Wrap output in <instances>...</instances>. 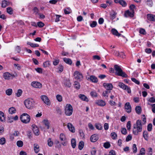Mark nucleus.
<instances>
[{
    "instance_id": "obj_18",
    "label": "nucleus",
    "mask_w": 155,
    "mask_h": 155,
    "mask_svg": "<svg viewBox=\"0 0 155 155\" xmlns=\"http://www.w3.org/2000/svg\"><path fill=\"white\" fill-rule=\"evenodd\" d=\"M79 97L83 101L87 102L89 100L88 98L84 94H80L78 95Z\"/></svg>"
},
{
    "instance_id": "obj_1",
    "label": "nucleus",
    "mask_w": 155,
    "mask_h": 155,
    "mask_svg": "<svg viewBox=\"0 0 155 155\" xmlns=\"http://www.w3.org/2000/svg\"><path fill=\"white\" fill-rule=\"evenodd\" d=\"M142 130V125L141 121L140 120H137L136 122V127L134 125V126L133 132L135 135H137L139 133L141 132Z\"/></svg>"
},
{
    "instance_id": "obj_42",
    "label": "nucleus",
    "mask_w": 155,
    "mask_h": 155,
    "mask_svg": "<svg viewBox=\"0 0 155 155\" xmlns=\"http://www.w3.org/2000/svg\"><path fill=\"white\" fill-rule=\"evenodd\" d=\"M22 91L21 89H19L17 92L16 93V95L18 97H20L22 94Z\"/></svg>"
},
{
    "instance_id": "obj_13",
    "label": "nucleus",
    "mask_w": 155,
    "mask_h": 155,
    "mask_svg": "<svg viewBox=\"0 0 155 155\" xmlns=\"http://www.w3.org/2000/svg\"><path fill=\"white\" fill-rule=\"evenodd\" d=\"M32 127L35 134L37 136L39 134V131L38 128L35 125H32Z\"/></svg>"
},
{
    "instance_id": "obj_58",
    "label": "nucleus",
    "mask_w": 155,
    "mask_h": 155,
    "mask_svg": "<svg viewBox=\"0 0 155 155\" xmlns=\"http://www.w3.org/2000/svg\"><path fill=\"white\" fill-rule=\"evenodd\" d=\"M139 33L143 35H144L146 34V32L144 29L141 28L139 30Z\"/></svg>"
},
{
    "instance_id": "obj_9",
    "label": "nucleus",
    "mask_w": 155,
    "mask_h": 155,
    "mask_svg": "<svg viewBox=\"0 0 155 155\" xmlns=\"http://www.w3.org/2000/svg\"><path fill=\"white\" fill-rule=\"evenodd\" d=\"M31 85L35 88H41L42 85L38 81H33L31 84Z\"/></svg>"
},
{
    "instance_id": "obj_38",
    "label": "nucleus",
    "mask_w": 155,
    "mask_h": 155,
    "mask_svg": "<svg viewBox=\"0 0 155 155\" xmlns=\"http://www.w3.org/2000/svg\"><path fill=\"white\" fill-rule=\"evenodd\" d=\"M119 3L123 7H125L127 5L126 2L123 0H119Z\"/></svg>"
},
{
    "instance_id": "obj_45",
    "label": "nucleus",
    "mask_w": 155,
    "mask_h": 155,
    "mask_svg": "<svg viewBox=\"0 0 155 155\" xmlns=\"http://www.w3.org/2000/svg\"><path fill=\"white\" fill-rule=\"evenodd\" d=\"M64 13L66 14H68L71 13V9L69 8H67L64 10Z\"/></svg>"
},
{
    "instance_id": "obj_12",
    "label": "nucleus",
    "mask_w": 155,
    "mask_h": 155,
    "mask_svg": "<svg viewBox=\"0 0 155 155\" xmlns=\"http://www.w3.org/2000/svg\"><path fill=\"white\" fill-rule=\"evenodd\" d=\"M125 109L126 111L128 113L131 110V107L129 102H127L125 104Z\"/></svg>"
},
{
    "instance_id": "obj_40",
    "label": "nucleus",
    "mask_w": 155,
    "mask_h": 155,
    "mask_svg": "<svg viewBox=\"0 0 155 155\" xmlns=\"http://www.w3.org/2000/svg\"><path fill=\"white\" fill-rule=\"evenodd\" d=\"M95 126L96 128L99 130H101L102 129V127L100 124L96 123L95 124Z\"/></svg>"
},
{
    "instance_id": "obj_31",
    "label": "nucleus",
    "mask_w": 155,
    "mask_h": 155,
    "mask_svg": "<svg viewBox=\"0 0 155 155\" xmlns=\"http://www.w3.org/2000/svg\"><path fill=\"white\" fill-rule=\"evenodd\" d=\"M5 120L4 113L2 111H0V120L1 121H4Z\"/></svg>"
},
{
    "instance_id": "obj_29",
    "label": "nucleus",
    "mask_w": 155,
    "mask_h": 155,
    "mask_svg": "<svg viewBox=\"0 0 155 155\" xmlns=\"http://www.w3.org/2000/svg\"><path fill=\"white\" fill-rule=\"evenodd\" d=\"M84 146V143L83 141H81L79 142L78 144V148L81 150L83 148Z\"/></svg>"
},
{
    "instance_id": "obj_27",
    "label": "nucleus",
    "mask_w": 155,
    "mask_h": 155,
    "mask_svg": "<svg viewBox=\"0 0 155 155\" xmlns=\"http://www.w3.org/2000/svg\"><path fill=\"white\" fill-rule=\"evenodd\" d=\"M64 61L66 63L71 65L72 63L71 60L70 58H63Z\"/></svg>"
},
{
    "instance_id": "obj_48",
    "label": "nucleus",
    "mask_w": 155,
    "mask_h": 155,
    "mask_svg": "<svg viewBox=\"0 0 155 155\" xmlns=\"http://www.w3.org/2000/svg\"><path fill=\"white\" fill-rule=\"evenodd\" d=\"M79 133L80 136L82 137V138H84L85 135L83 130L81 129L80 130H79Z\"/></svg>"
},
{
    "instance_id": "obj_56",
    "label": "nucleus",
    "mask_w": 155,
    "mask_h": 155,
    "mask_svg": "<svg viewBox=\"0 0 155 155\" xmlns=\"http://www.w3.org/2000/svg\"><path fill=\"white\" fill-rule=\"evenodd\" d=\"M131 80L133 82L137 84H140V82L134 78H132Z\"/></svg>"
},
{
    "instance_id": "obj_2",
    "label": "nucleus",
    "mask_w": 155,
    "mask_h": 155,
    "mask_svg": "<svg viewBox=\"0 0 155 155\" xmlns=\"http://www.w3.org/2000/svg\"><path fill=\"white\" fill-rule=\"evenodd\" d=\"M24 104L27 108L29 110L33 109L35 106L34 100L31 98H28L24 101Z\"/></svg>"
},
{
    "instance_id": "obj_6",
    "label": "nucleus",
    "mask_w": 155,
    "mask_h": 155,
    "mask_svg": "<svg viewBox=\"0 0 155 155\" xmlns=\"http://www.w3.org/2000/svg\"><path fill=\"white\" fill-rule=\"evenodd\" d=\"M74 78L80 81L83 78V76L82 73L78 71H76L74 73Z\"/></svg>"
},
{
    "instance_id": "obj_10",
    "label": "nucleus",
    "mask_w": 155,
    "mask_h": 155,
    "mask_svg": "<svg viewBox=\"0 0 155 155\" xmlns=\"http://www.w3.org/2000/svg\"><path fill=\"white\" fill-rule=\"evenodd\" d=\"M60 139L63 142L62 143V144L64 146L66 145L67 143L66 141V137L65 135L63 133H61L60 135Z\"/></svg>"
},
{
    "instance_id": "obj_34",
    "label": "nucleus",
    "mask_w": 155,
    "mask_h": 155,
    "mask_svg": "<svg viewBox=\"0 0 155 155\" xmlns=\"http://www.w3.org/2000/svg\"><path fill=\"white\" fill-rule=\"evenodd\" d=\"M32 10L33 11L35 15H37L39 14V10L37 8V7H34L33 9Z\"/></svg>"
},
{
    "instance_id": "obj_22",
    "label": "nucleus",
    "mask_w": 155,
    "mask_h": 155,
    "mask_svg": "<svg viewBox=\"0 0 155 155\" xmlns=\"http://www.w3.org/2000/svg\"><path fill=\"white\" fill-rule=\"evenodd\" d=\"M111 32L113 35L117 36H120L121 34L119 33L118 31L115 29L113 28L111 29Z\"/></svg>"
},
{
    "instance_id": "obj_7",
    "label": "nucleus",
    "mask_w": 155,
    "mask_h": 155,
    "mask_svg": "<svg viewBox=\"0 0 155 155\" xmlns=\"http://www.w3.org/2000/svg\"><path fill=\"white\" fill-rule=\"evenodd\" d=\"M40 97L44 103L48 105H50V101L47 96L45 95H42Z\"/></svg>"
},
{
    "instance_id": "obj_16",
    "label": "nucleus",
    "mask_w": 155,
    "mask_h": 155,
    "mask_svg": "<svg viewBox=\"0 0 155 155\" xmlns=\"http://www.w3.org/2000/svg\"><path fill=\"white\" fill-rule=\"evenodd\" d=\"M96 104L101 106H104L106 105L105 101L102 100H97L95 103Z\"/></svg>"
},
{
    "instance_id": "obj_25",
    "label": "nucleus",
    "mask_w": 155,
    "mask_h": 155,
    "mask_svg": "<svg viewBox=\"0 0 155 155\" xmlns=\"http://www.w3.org/2000/svg\"><path fill=\"white\" fill-rule=\"evenodd\" d=\"M34 147L35 152L36 153H38L39 151V150L38 149L39 147L38 145L37 144H34Z\"/></svg>"
},
{
    "instance_id": "obj_5",
    "label": "nucleus",
    "mask_w": 155,
    "mask_h": 155,
    "mask_svg": "<svg viewBox=\"0 0 155 155\" xmlns=\"http://www.w3.org/2000/svg\"><path fill=\"white\" fill-rule=\"evenodd\" d=\"M73 111V107L71 104H67L65 108V113L67 116H71L72 114Z\"/></svg>"
},
{
    "instance_id": "obj_15",
    "label": "nucleus",
    "mask_w": 155,
    "mask_h": 155,
    "mask_svg": "<svg viewBox=\"0 0 155 155\" xmlns=\"http://www.w3.org/2000/svg\"><path fill=\"white\" fill-rule=\"evenodd\" d=\"M67 126L69 130L72 133L75 132L74 127L73 125L71 123L67 124Z\"/></svg>"
},
{
    "instance_id": "obj_26",
    "label": "nucleus",
    "mask_w": 155,
    "mask_h": 155,
    "mask_svg": "<svg viewBox=\"0 0 155 155\" xmlns=\"http://www.w3.org/2000/svg\"><path fill=\"white\" fill-rule=\"evenodd\" d=\"M16 110L15 108L12 107L10 108L8 110V112L9 114H12L16 112Z\"/></svg>"
},
{
    "instance_id": "obj_54",
    "label": "nucleus",
    "mask_w": 155,
    "mask_h": 155,
    "mask_svg": "<svg viewBox=\"0 0 155 155\" xmlns=\"http://www.w3.org/2000/svg\"><path fill=\"white\" fill-rule=\"evenodd\" d=\"M152 125L151 123L149 124L147 126V129L148 131H151L152 130Z\"/></svg>"
},
{
    "instance_id": "obj_35",
    "label": "nucleus",
    "mask_w": 155,
    "mask_h": 155,
    "mask_svg": "<svg viewBox=\"0 0 155 155\" xmlns=\"http://www.w3.org/2000/svg\"><path fill=\"white\" fill-rule=\"evenodd\" d=\"M143 135L144 139L146 140H147L148 137V133L147 131H143Z\"/></svg>"
},
{
    "instance_id": "obj_24",
    "label": "nucleus",
    "mask_w": 155,
    "mask_h": 155,
    "mask_svg": "<svg viewBox=\"0 0 155 155\" xmlns=\"http://www.w3.org/2000/svg\"><path fill=\"white\" fill-rule=\"evenodd\" d=\"M135 110L136 113L138 114H140L141 112V107L139 106H137L135 108Z\"/></svg>"
},
{
    "instance_id": "obj_57",
    "label": "nucleus",
    "mask_w": 155,
    "mask_h": 155,
    "mask_svg": "<svg viewBox=\"0 0 155 155\" xmlns=\"http://www.w3.org/2000/svg\"><path fill=\"white\" fill-rule=\"evenodd\" d=\"M44 25V23L41 22L40 21L37 23V25L40 28L43 27Z\"/></svg>"
},
{
    "instance_id": "obj_46",
    "label": "nucleus",
    "mask_w": 155,
    "mask_h": 155,
    "mask_svg": "<svg viewBox=\"0 0 155 155\" xmlns=\"http://www.w3.org/2000/svg\"><path fill=\"white\" fill-rule=\"evenodd\" d=\"M6 142L5 139L4 137H2L0 139V144L3 145Z\"/></svg>"
},
{
    "instance_id": "obj_17",
    "label": "nucleus",
    "mask_w": 155,
    "mask_h": 155,
    "mask_svg": "<svg viewBox=\"0 0 155 155\" xmlns=\"http://www.w3.org/2000/svg\"><path fill=\"white\" fill-rule=\"evenodd\" d=\"M147 18L148 19L152 21H155V15L151 14H148L147 15Z\"/></svg>"
},
{
    "instance_id": "obj_11",
    "label": "nucleus",
    "mask_w": 155,
    "mask_h": 155,
    "mask_svg": "<svg viewBox=\"0 0 155 155\" xmlns=\"http://www.w3.org/2000/svg\"><path fill=\"white\" fill-rule=\"evenodd\" d=\"M103 86L107 90L110 91L112 90L113 88V86L111 83H104Z\"/></svg>"
},
{
    "instance_id": "obj_47",
    "label": "nucleus",
    "mask_w": 155,
    "mask_h": 155,
    "mask_svg": "<svg viewBox=\"0 0 155 155\" xmlns=\"http://www.w3.org/2000/svg\"><path fill=\"white\" fill-rule=\"evenodd\" d=\"M110 144L109 142H106L104 144V147L105 148H108L110 147Z\"/></svg>"
},
{
    "instance_id": "obj_55",
    "label": "nucleus",
    "mask_w": 155,
    "mask_h": 155,
    "mask_svg": "<svg viewBox=\"0 0 155 155\" xmlns=\"http://www.w3.org/2000/svg\"><path fill=\"white\" fill-rule=\"evenodd\" d=\"M58 68L59 69L58 72H61L63 71L64 67L61 65H59V66L58 67Z\"/></svg>"
},
{
    "instance_id": "obj_32",
    "label": "nucleus",
    "mask_w": 155,
    "mask_h": 155,
    "mask_svg": "<svg viewBox=\"0 0 155 155\" xmlns=\"http://www.w3.org/2000/svg\"><path fill=\"white\" fill-rule=\"evenodd\" d=\"M71 146L73 148H74L76 146V141L75 139H72L71 141Z\"/></svg>"
},
{
    "instance_id": "obj_21",
    "label": "nucleus",
    "mask_w": 155,
    "mask_h": 155,
    "mask_svg": "<svg viewBox=\"0 0 155 155\" xmlns=\"http://www.w3.org/2000/svg\"><path fill=\"white\" fill-rule=\"evenodd\" d=\"M89 79L93 82L97 83L98 81L97 78L93 75L91 76L90 78H89Z\"/></svg>"
},
{
    "instance_id": "obj_44",
    "label": "nucleus",
    "mask_w": 155,
    "mask_h": 155,
    "mask_svg": "<svg viewBox=\"0 0 155 155\" xmlns=\"http://www.w3.org/2000/svg\"><path fill=\"white\" fill-rule=\"evenodd\" d=\"M47 142L48 145L50 147H52L53 144V142L51 140V138H49Z\"/></svg>"
},
{
    "instance_id": "obj_37",
    "label": "nucleus",
    "mask_w": 155,
    "mask_h": 155,
    "mask_svg": "<svg viewBox=\"0 0 155 155\" xmlns=\"http://www.w3.org/2000/svg\"><path fill=\"white\" fill-rule=\"evenodd\" d=\"M6 93L8 95H10L12 93V89H8L6 91Z\"/></svg>"
},
{
    "instance_id": "obj_20",
    "label": "nucleus",
    "mask_w": 155,
    "mask_h": 155,
    "mask_svg": "<svg viewBox=\"0 0 155 155\" xmlns=\"http://www.w3.org/2000/svg\"><path fill=\"white\" fill-rule=\"evenodd\" d=\"M12 75L9 73L8 72L5 73L3 75V78L5 79L8 80L10 79V77Z\"/></svg>"
},
{
    "instance_id": "obj_52",
    "label": "nucleus",
    "mask_w": 155,
    "mask_h": 155,
    "mask_svg": "<svg viewBox=\"0 0 155 155\" xmlns=\"http://www.w3.org/2000/svg\"><path fill=\"white\" fill-rule=\"evenodd\" d=\"M132 149L133 150V152L134 153H136L137 151V148L136 147V145L135 144H133Z\"/></svg>"
},
{
    "instance_id": "obj_4",
    "label": "nucleus",
    "mask_w": 155,
    "mask_h": 155,
    "mask_svg": "<svg viewBox=\"0 0 155 155\" xmlns=\"http://www.w3.org/2000/svg\"><path fill=\"white\" fill-rule=\"evenodd\" d=\"M20 119L22 122L27 124L30 122L31 118L28 114L26 113H24L21 116Z\"/></svg>"
},
{
    "instance_id": "obj_36",
    "label": "nucleus",
    "mask_w": 155,
    "mask_h": 155,
    "mask_svg": "<svg viewBox=\"0 0 155 155\" xmlns=\"http://www.w3.org/2000/svg\"><path fill=\"white\" fill-rule=\"evenodd\" d=\"M74 87L75 88L77 89H79L80 88V85L78 82L75 81L74 84Z\"/></svg>"
},
{
    "instance_id": "obj_41",
    "label": "nucleus",
    "mask_w": 155,
    "mask_h": 155,
    "mask_svg": "<svg viewBox=\"0 0 155 155\" xmlns=\"http://www.w3.org/2000/svg\"><path fill=\"white\" fill-rule=\"evenodd\" d=\"M7 13L10 15H12L13 14V10L11 7H8L7 8Z\"/></svg>"
},
{
    "instance_id": "obj_8",
    "label": "nucleus",
    "mask_w": 155,
    "mask_h": 155,
    "mask_svg": "<svg viewBox=\"0 0 155 155\" xmlns=\"http://www.w3.org/2000/svg\"><path fill=\"white\" fill-rule=\"evenodd\" d=\"M119 87L124 90L127 89V92L128 93H130L131 92V90L130 87H129L127 85H125L123 83L120 82L119 84Z\"/></svg>"
},
{
    "instance_id": "obj_53",
    "label": "nucleus",
    "mask_w": 155,
    "mask_h": 155,
    "mask_svg": "<svg viewBox=\"0 0 155 155\" xmlns=\"http://www.w3.org/2000/svg\"><path fill=\"white\" fill-rule=\"evenodd\" d=\"M121 133L124 135H126L127 134V130L126 128H123L121 130Z\"/></svg>"
},
{
    "instance_id": "obj_43",
    "label": "nucleus",
    "mask_w": 155,
    "mask_h": 155,
    "mask_svg": "<svg viewBox=\"0 0 155 155\" xmlns=\"http://www.w3.org/2000/svg\"><path fill=\"white\" fill-rule=\"evenodd\" d=\"M50 64V61H47L44 62L43 66L45 68H46L49 67Z\"/></svg>"
},
{
    "instance_id": "obj_62",
    "label": "nucleus",
    "mask_w": 155,
    "mask_h": 155,
    "mask_svg": "<svg viewBox=\"0 0 155 155\" xmlns=\"http://www.w3.org/2000/svg\"><path fill=\"white\" fill-rule=\"evenodd\" d=\"M55 16L56 17L55 19V21L56 22L59 21L60 20L59 18L61 17V16L59 15H56Z\"/></svg>"
},
{
    "instance_id": "obj_63",
    "label": "nucleus",
    "mask_w": 155,
    "mask_h": 155,
    "mask_svg": "<svg viewBox=\"0 0 155 155\" xmlns=\"http://www.w3.org/2000/svg\"><path fill=\"white\" fill-rule=\"evenodd\" d=\"M132 137L131 135H129L127 137L126 139V141H128L132 139Z\"/></svg>"
},
{
    "instance_id": "obj_60",
    "label": "nucleus",
    "mask_w": 155,
    "mask_h": 155,
    "mask_svg": "<svg viewBox=\"0 0 155 155\" xmlns=\"http://www.w3.org/2000/svg\"><path fill=\"white\" fill-rule=\"evenodd\" d=\"M6 1L3 0L2 1V8H5L7 6V4L6 3Z\"/></svg>"
},
{
    "instance_id": "obj_64",
    "label": "nucleus",
    "mask_w": 155,
    "mask_h": 155,
    "mask_svg": "<svg viewBox=\"0 0 155 155\" xmlns=\"http://www.w3.org/2000/svg\"><path fill=\"white\" fill-rule=\"evenodd\" d=\"M90 94L93 97H97V94L95 91H91L90 93Z\"/></svg>"
},
{
    "instance_id": "obj_49",
    "label": "nucleus",
    "mask_w": 155,
    "mask_h": 155,
    "mask_svg": "<svg viewBox=\"0 0 155 155\" xmlns=\"http://www.w3.org/2000/svg\"><path fill=\"white\" fill-rule=\"evenodd\" d=\"M110 135L112 138L113 139H115L117 137V134L115 132H112L111 133Z\"/></svg>"
},
{
    "instance_id": "obj_33",
    "label": "nucleus",
    "mask_w": 155,
    "mask_h": 155,
    "mask_svg": "<svg viewBox=\"0 0 155 155\" xmlns=\"http://www.w3.org/2000/svg\"><path fill=\"white\" fill-rule=\"evenodd\" d=\"M27 44L28 45H30L32 48L38 47L39 46V45L38 44H33V43L29 42H27Z\"/></svg>"
},
{
    "instance_id": "obj_39",
    "label": "nucleus",
    "mask_w": 155,
    "mask_h": 155,
    "mask_svg": "<svg viewBox=\"0 0 155 155\" xmlns=\"http://www.w3.org/2000/svg\"><path fill=\"white\" fill-rule=\"evenodd\" d=\"M17 145L19 147H21L23 146V143L22 141L21 140H18L17 141Z\"/></svg>"
},
{
    "instance_id": "obj_19",
    "label": "nucleus",
    "mask_w": 155,
    "mask_h": 155,
    "mask_svg": "<svg viewBox=\"0 0 155 155\" xmlns=\"http://www.w3.org/2000/svg\"><path fill=\"white\" fill-rule=\"evenodd\" d=\"M134 13L132 12H130L129 11H126L124 13V16L125 17H127L128 16L130 17H133L134 16Z\"/></svg>"
},
{
    "instance_id": "obj_59",
    "label": "nucleus",
    "mask_w": 155,
    "mask_h": 155,
    "mask_svg": "<svg viewBox=\"0 0 155 155\" xmlns=\"http://www.w3.org/2000/svg\"><path fill=\"white\" fill-rule=\"evenodd\" d=\"M97 25V22L96 21H93L92 23L90 24V26L92 28L95 27Z\"/></svg>"
},
{
    "instance_id": "obj_3",
    "label": "nucleus",
    "mask_w": 155,
    "mask_h": 155,
    "mask_svg": "<svg viewBox=\"0 0 155 155\" xmlns=\"http://www.w3.org/2000/svg\"><path fill=\"white\" fill-rule=\"evenodd\" d=\"M114 68L116 71L115 73L116 75L124 78H127V74L125 72L123 71L120 66L116 64L114 65Z\"/></svg>"
},
{
    "instance_id": "obj_30",
    "label": "nucleus",
    "mask_w": 155,
    "mask_h": 155,
    "mask_svg": "<svg viewBox=\"0 0 155 155\" xmlns=\"http://www.w3.org/2000/svg\"><path fill=\"white\" fill-rule=\"evenodd\" d=\"M110 90H107L104 91L102 95L103 96L106 97V98H107L108 96V95H106L110 93Z\"/></svg>"
},
{
    "instance_id": "obj_23",
    "label": "nucleus",
    "mask_w": 155,
    "mask_h": 155,
    "mask_svg": "<svg viewBox=\"0 0 155 155\" xmlns=\"http://www.w3.org/2000/svg\"><path fill=\"white\" fill-rule=\"evenodd\" d=\"M64 84L66 87H71V84L68 80H65L64 81Z\"/></svg>"
},
{
    "instance_id": "obj_28",
    "label": "nucleus",
    "mask_w": 155,
    "mask_h": 155,
    "mask_svg": "<svg viewBox=\"0 0 155 155\" xmlns=\"http://www.w3.org/2000/svg\"><path fill=\"white\" fill-rule=\"evenodd\" d=\"M43 123L45 127H46L48 129L49 128V123L48 120H47L45 119L43 121Z\"/></svg>"
},
{
    "instance_id": "obj_14",
    "label": "nucleus",
    "mask_w": 155,
    "mask_h": 155,
    "mask_svg": "<svg viewBox=\"0 0 155 155\" xmlns=\"http://www.w3.org/2000/svg\"><path fill=\"white\" fill-rule=\"evenodd\" d=\"M98 139V135L96 134L92 135L90 137V140L91 142H95Z\"/></svg>"
},
{
    "instance_id": "obj_61",
    "label": "nucleus",
    "mask_w": 155,
    "mask_h": 155,
    "mask_svg": "<svg viewBox=\"0 0 155 155\" xmlns=\"http://www.w3.org/2000/svg\"><path fill=\"white\" fill-rule=\"evenodd\" d=\"M135 8V6L133 5L132 4L130 6V10L133 13H134V8Z\"/></svg>"
},
{
    "instance_id": "obj_51",
    "label": "nucleus",
    "mask_w": 155,
    "mask_h": 155,
    "mask_svg": "<svg viewBox=\"0 0 155 155\" xmlns=\"http://www.w3.org/2000/svg\"><path fill=\"white\" fill-rule=\"evenodd\" d=\"M147 4L150 6H151L152 4V0H144Z\"/></svg>"
},
{
    "instance_id": "obj_50",
    "label": "nucleus",
    "mask_w": 155,
    "mask_h": 155,
    "mask_svg": "<svg viewBox=\"0 0 155 155\" xmlns=\"http://www.w3.org/2000/svg\"><path fill=\"white\" fill-rule=\"evenodd\" d=\"M56 98L59 102H61L62 101V97L61 95L58 94L56 95Z\"/></svg>"
}]
</instances>
